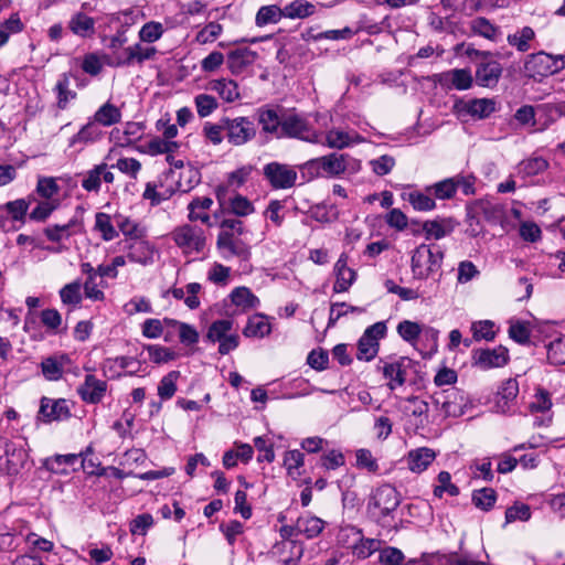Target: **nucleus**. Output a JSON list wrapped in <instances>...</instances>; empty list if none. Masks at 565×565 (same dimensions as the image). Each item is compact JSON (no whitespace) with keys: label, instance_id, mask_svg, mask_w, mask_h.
Segmentation results:
<instances>
[{"label":"nucleus","instance_id":"f257e3e1","mask_svg":"<svg viewBox=\"0 0 565 565\" xmlns=\"http://www.w3.org/2000/svg\"><path fill=\"white\" fill-rule=\"evenodd\" d=\"M445 254L439 245L420 244L412 255L411 268L415 278L427 279L441 268Z\"/></svg>","mask_w":565,"mask_h":565},{"label":"nucleus","instance_id":"f03ea898","mask_svg":"<svg viewBox=\"0 0 565 565\" xmlns=\"http://www.w3.org/2000/svg\"><path fill=\"white\" fill-rule=\"evenodd\" d=\"M524 67L529 76L534 79L554 75L565 68V55H553L541 51L531 54Z\"/></svg>","mask_w":565,"mask_h":565},{"label":"nucleus","instance_id":"7ed1b4c3","mask_svg":"<svg viewBox=\"0 0 565 565\" xmlns=\"http://www.w3.org/2000/svg\"><path fill=\"white\" fill-rule=\"evenodd\" d=\"M25 443L0 438V470L18 475L29 458Z\"/></svg>","mask_w":565,"mask_h":565},{"label":"nucleus","instance_id":"20e7f679","mask_svg":"<svg viewBox=\"0 0 565 565\" xmlns=\"http://www.w3.org/2000/svg\"><path fill=\"white\" fill-rule=\"evenodd\" d=\"M223 122L225 128V139L234 147H241L250 142L257 135L256 125L249 117H223Z\"/></svg>","mask_w":565,"mask_h":565},{"label":"nucleus","instance_id":"39448f33","mask_svg":"<svg viewBox=\"0 0 565 565\" xmlns=\"http://www.w3.org/2000/svg\"><path fill=\"white\" fill-rule=\"evenodd\" d=\"M280 138H294L310 143H320V134L299 114L282 116Z\"/></svg>","mask_w":565,"mask_h":565},{"label":"nucleus","instance_id":"423d86ee","mask_svg":"<svg viewBox=\"0 0 565 565\" xmlns=\"http://www.w3.org/2000/svg\"><path fill=\"white\" fill-rule=\"evenodd\" d=\"M232 329L233 321L230 319L215 320L209 327L206 338L212 342H218V353L222 355L228 354L239 344V337L237 333H231Z\"/></svg>","mask_w":565,"mask_h":565},{"label":"nucleus","instance_id":"0eeeda50","mask_svg":"<svg viewBox=\"0 0 565 565\" xmlns=\"http://www.w3.org/2000/svg\"><path fill=\"white\" fill-rule=\"evenodd\" d=\"M401 503L399 493L391 484H382L373 490L367 503V509L377 515L386 516L397 509Z\"/></svg>","mask_w":565,"mask_h":565},{"label":"nucleus","instance_id":"6e6552de","mask_svg":"<svg viewBox=\"0 0 565 565\" xmlns=\"http://www.w3.org/2000/svg\"><path fill=\"white\" fill-rule=\"evenodd\" d=\"M171 235L184 254L201 253L205 246L204 231L198 226L181 225L174 228Z\"/></svg>","mask_w":565,"mask_h":565},{"label":"nucleus","instance_id":"1a4fd4ad","mask_svg":"<svg viewBox=\"0 0 565 565\" xmlns=\"http://www.w3.org/2000/svg\"><path fill=\"white\" fill-rule=\"evenodd\" d=\"M347 154L330 153L307 161L302 169L315 175L335 177L347 170Z\"/></svg>","mask_w":565,"mask_h":565},{"label":"nucleus","instance_id":"9d476101","mask_svg":"<svg viewBox=\"0 0 565 565\" xmlns=\"http://www.w3.org/2000/svg\"><path fill=\"white\" fill-rule=\"evenodd\" d=\"M431 399L444 417H459L465 414L466 398L463 393L457 388L435 393Z\"/></svg>","mask_w":565,"mask_h":565},{"label":"nucleus","instance_id":"9b49d317","mask_svg":"<svg viewBox=\"0 0 565 565\" xmlns=\"http://www.w3.org/2000/svg\"><path fill=\"white\" fill-rule=\"evenodd\" d=\"M263 174L270 186L276 190L292 188L297 182V171L294 167L277 161L264 166Z\"/></svg>","mask_w":565,"mask_h":565},{"label":"nucleus","instance_id":"f8f14e48","mask_svg":"<svg viewBox=\"0 0 565 565\" xmlns=\"http://www.w3.org/2000/svg\"><path fill=\"white\" fill-rule=\"evenodd\" d=\"M216 247L225 259L235 256L246 262L249 260L252 255L249 245L245 243L239 235H235L230 231L220 232Z\"/></svg>","mask_w":565,"mask_h":565},{"label":"nucleus","instance_id":"ddd939ff","mask_svg":"<svg viewBox=\"0 0 565 565\" xmlns=\"http://www.w3.org/2000/svg\"><path fill=\"white\" fill-rule=\"evenodd\" d=\"M386 333V326L384 322H376L364 331L363 335L358 342L356 358L359 360L371 361L379 352V340Z\"/></svg>","mask_w":565,"mask_h":565},{"label":"nucleus","instance_id":"4468645a","mask_svg":"<svg viewBox=\"0 0 565 565\" xmlns=\"http://www.w3.org/2000/svg\"><path fill=\"white\" fill-rule=\"evenodd\" d=\"M422 565H486L487 562L477 559L467 552L424 553L420 557Z\"/></svg>","mask_w":565,"mask_h":565},{"label":"nucleus","instance_id":"2eb2a0df","mask_svg":"<svg viewBox=\"0 0 565 565\" xmlns=\"http://www.w3.org/2000/svg\"><path fill=\"white\" fill-rule=\"evenodd\" d=\"M156 53L157 49L154 46H143L141 43H136L116 54L115 61L110 65L120 67L142 64L145 61L153 58Z\"/></svg>","mask_w":565,"mask_h":565},{"label":"nucleus","instance_id":"dca6fc26","mask_svg":"<svg viewBox=\"0 0 565 565\" xmlns=\"http://www.w3.org/2000/svg\"><path fill=\"white\" fill-rule=\"evenodd\" d=\"M473 364L481 370L502 367L509 362V350L499 345L494 349L475 350L472 353Z\"/></svg>","mask_w":565,"mask_h":565},{"label":"nucleus","instance_id":"f3484780","mask_svg":"<svg viewBox=\"0 0 565 565\" xmlns=\"http://www.w3.org/2000/svg\"><path fill=\"white\" fill-rule=\"evenodd\" d=\"M503 67L495 60H483L478 63L475 74L477 85L493 88L502 76Z\"/></svg>","mask_w":565,"mask_h":565},{"label":"nucleus","instance_id":"a211bd4d","mask_svg":"<svg viewBox=\"0 0 565 565\" xmlns=\"http://www.w3.org/2000/svg\"><path fill=\"white\" fill-rule=\"evenodd\" d=\"M437 82L448 89L466 90L472 86L473 77L467 68H454L436 75Z\"/></svg>","mask_w":565,"mask_h":565},{"label":"nucleus","instance_id":"6ab92c4d","mask_svg":"<svg viewBox=\"0 0 565 565\" xmlns=\"http://www.w3.org/2000/svg\"><path fill=\"white\" fill-rule=\"evenodd\" d=\"M127 258L131 263L147 266L153 263L154 247L145 237L125 244Z\"/></svg>","mask_w":565,"mask_h":565},{"label":"nucleus","instance_id":"aec40b11","mask_svg":"<svg viewBox=\"0 0 565 565\" xmlns=\"http://www.w3.org/2000/svg\"><path fill=\"white\" fill-rule=\"evenodd\" d=\"M107 383L92 374L85 376L84 383L78 386L77 393L88 404H98L105 396Z\"/></svg>","mask_w":565,"mask_h":565},{"label":"nucleus","instance_id":"412c9836","mask_svg":"<svg viewBox=\"0 0 565 565\" xmlns=\"http://www.w3.org/2000/svg\"><path fill=\"white\" fill-rule=\"evenodd\" d=\"M256 116L264 134L280 138L282 117L279 116L277 108L268 105L259 107L256 110Z\"/></svg>","mask_w":565,"mask_h":565},{"label":"nucleus","instance_id":"4be33fe9","mask_svg":"<svg viewBox=\"0 0 565 565\" xmlns=\"http://www.w3.org/2000/svg\"><path fill=\"white\" fill-rule=\"evenodd\" d=\"M70 365L71 359L67 354H54L41 362V371L47 381H58Z\"/></svg>","mask_w":565,"mask_h":565},{"label":"nucleus","instance_id":"5701e85b","mask_svg":"<svg viewBox=\"0 0 565 565\" xmlns=\"http://www.w3.org/2000/svg\"><path fill=\"white\" fill-rule=\"evenodd\" d=\"M519 394V383L515 379L505 380L495 397V412L507 414L512 409Z\"/></svg>","mask_w":565,"mask_h":565},{"label":"nucleus","instance_id":"b1692460","mask_svg":"<svg viewBox=\"0 0 565 565\" xmlns=\"http://www.w3.org/2000/svg\"><path fill=\"white\" fill-rule=\"evenodd\" d=\"M436 451L428 447H419L407 452L405 461L407 468L414 473H422L436 459Z\"/></svg>","mask_w":565,"mask_h":565},{"label":"nucleus","instance_id":"393cba45","mask_svg":"<svg viewBox=\"0 0 565 565\" xmlns=\"http://www.w3.org/2000/svg\"><path fill=\"white\" fill-rule=\"evenodd\" d=\"M335 282L333 285L334 292H345L353 285L356 273L348 266V255L341 254L334 265Z\"/></svg>","mask_w":565,"mask_h":565},{"label":"nucleus","instance_id":"a878e982","mask_svg":"<svg viewBox=\"0 0 565 565\" xmlns=\"http://www.w3.org/2000/svg\"><path fill=\"white\" fill-rule=\"evenodd\" d=\"M40 414L46 418V420H65L71 417V411L67 401L60 398L53 401L47 397L41 399Z\"/></svg>","mask_w":565,"mask_h":565},{"label":"nucleus","instance_id":"bb28decb","mask_svg":"<svg viewBox=\"0 0 565 565\" xmlns=\"http://www.w3.org/2000/svg\"><path fill=\"white\" fill-rule=\"evenodd\" d=\"M145 126L141 122L129 121L124 129H114L110 138L120 147H127L141 139Z\"/></svg>","mask_w":565,"mask_h":565},{"label":"nucleus","instance_id":"cd10ccee","mask_svg":"<svg viewBox=\"0 0 565 565\" xmlns=\"http://www.w3.org/2000/svg\"><path fill=\"white\" fill-rule=\"evenodd\" d=\"M257 58V53L247 49H237L227 54V67L232 74H241L247 66L252 65Z\"/></svg>","mask_w":565,"mask_h":565},{"label":"nucleus","instance_id":"c85d7f7f","mask_svg":"<svg viewBox=\"0 0 565 565\" xmlns=\"http://www.w3.org/2000/svg\"><path fill=\"white\" fill-rule=\"evenodd\" d=\"M271 332V324L267 316L255 313L248 318L243 334L246 338H264Z\"/></svg>","mask_w":565,"mask_h":565},{"label":"nucleus","instance_id":"c756f323","mask_svg":"<svg viewBox=\"0 0 565 565\" xmlns=\"http://www.w3.org/2000/svg\"><path fill=\"white\" fill-rule=\"evenodd\" d=\"M359 141L361 138L358 134L337 128L330 129L326 134V145L333 149H343Z\"/></svg>","mask_w":565,"mask_h":565},{"label":"nucleus","instance_id":"7c9ffc66","mask_svg":"<svg viewBox=\"0 0 565 565\" xmlns=\"http://www.w3.org/2000/svg\"><path fill=\"white\" fill-rule=\"evenodd\" d=\"M323 527L324 521L310 514L301 515L296 521V530H298L299 535L302 534L309 540L317 537Z\"/></svg>","mask_w":565,"mask_h":565},{"label":"nucleus","instance_id":"2f4dec72","mask_svg":"<svg viewBox=\"0 0 565 565\" xmlns=\"http://www.w3.org/2000/svg\"><path fill=\"white\" fill-rule=\"evenodd\" d=\"M68 29L75 35L89 38L95 33V20L83 12H77L70 19Z\"/></svg>","mask_w":565,"mask_h":565},{"label":"nucleus","instance_id":"473e14b6","mask_svg":"<svg viewBox=\"0 0 565 565\" xmlns=\"http://www.w3.org/2000/svg\"><path fill=\"white\" fill-rule=\"evenodd\" d=\"M211 90L216 92L226 103H233L239 98L237 83L233 79L220 78L209 83Z\"/></svg>","mask_w":565,"mask_h":565},{"label":"nucleus","instance_id":"72a5a7b5","mask_svg":"<svg viewBox=\"0 0 565 565\" xmlns=\"http://www.w3.org/2000/svg\"><path fill=\"white\" fill-rule=\"evenodd\" d=\"M454 227L455 222L452 218L426 221L423 224V231L425 232L427 239H440L450 234Z\"/></svg>","mask_w":565,"mask_h":565},{"label":"nucleus","instance_id":"f704fd0d","mask_svg":"<svg viewBox=\"0 0 565 565\" xmlns=\"http://www.w3.org/2000/svg\"><path fill=\"white\" fill-rule=\"evenodd\" d=\"M470 29L475 34L492 42H498L502 35L501 29L483 17L473 19L470 22Z\"/></svg>","mask_w":565,"mask_h":565},{"label":"nucleus","instance_id":"c9c22d12","mask_svg":"<svg viewBox=\"0 0 565 565\" xmlns=\"http://www.w3.org/2000/svg\"><path fill=\"white\" fill-rule=\"evenodd\" d=\"M405 359H401L393 363H387L383 366V374L390 380L388 387L395 390L397 386H402L406 381V366Z\"/></svg>","mask_w":565,"mask_h":565},{"label":"nucleus","instance_id":"e433bc0d","mask_svg":"<svg viewBox=\"0 0 565 565\" xmlns=\"http://www.w3.org/2000/svg\"><path fill=\"white\" fill-rule=\"evenodd\" d=\"M535 39V31L531 26H523L508 35L507 41L509 45L516 49V51L524 53L527 52L532 46L531 43Z\"/></svg>","mask_w":565,"mask_h":565},{"label":"nucleus","instance_id":"4c0bfd02","mask_svg":"<svg viewBox=\"0 0 565 565\" xmlns=\"http://www.w3.org/2000/svg\"><path fill=\"white\" fill-rule=\"evenodd\" d=\"M116 225L119 231L126 236L125 244H128L131 241H137L142 237H146V228L141 226L138 222L132 221L128 217L118 216L116 218Z\"/></svg>","mask_w":565,"mask_h":565},{"label":"nucleus","instance_id":"58836bf2","mask_svg":"<svg viewBox=\"0 0 565 565\" xmlns=\"http://www.w3.org/2000/svg\"><path fill=\"white\" fill-rule=\"evenodd\" d=\"M185 288H186L188 297H184L185 291L183 290V288H177V287L169 289L167 291V294H171L173 296V298H175L177 300L183 299L186 307L192 310L199 308L200 300H199L198 294L202 289L201 285L199 282H190L186 285Z\"/></svg>","mask_w":565,"mask_h":565},{"label":"nucleus","instance_id":"ea45409f","mask_svg":"<svg viewBox=\"0 0 565 565\" xmlns=\"http://www.w3.org/2000/svg\"><path fill=\"white\" fill-rule=\"evenodd\" d=\"M231 300L236 307L243 310L255 309L259 306V299L247 287H236L232 290Z\"/></svg>","mask_w":565,"mask_h":565},{"label":"nucleus","instance_id":"a19ab883","mask_svg":"<svg viewBox=\"0 0 565 565\" xmlns=\"http://www.w3.org/2000/svg\"><path fill=\"white\" fill-rule=\"evenodd\" d=\"M171 324H175L174 319L163 318L160 320L156 318H149L142 323L141 332L142 335L147 339H158L164 333L166 329L171 328Z\"/></svg>","mask_w":565,"mask_h":565},{"label":"nucleus","instance_id":"79ce46f5","mask_svg":"<svg viewBox=\"0 0 565 565\" xmlns=\"http://www.w3.org/2000/svg\"><path fill=\"white\" fill-rule=\"evenodd\" d=\"M351 531L356 535V541L352 546L353 554L356 557L365 559L369 556H371L375 551H377L380 546V541L373 539H363L361 531L355 530L354 527H352Z\"/></svg>","mask_w":565,"mask_h":565},{"label":"nucleus","instance_id":"37998d69","mask_svg":"<svg viewBox=\"0 0 565 565\" xmlns=\"http://www.w3.org/2000/svg\"><path fill=\"white\" fill-rule=\"evenodd\" d=\"M213 200L207 196L195 198L189 203V218L191 221H201L202 223H207L210 221V215L207 214V210L212 206Z\"/></svg>","mask_w":565,"mask_h":565},{"label":"nucleus","instance_id":"c03bdc74","mask_svg":"<svg viewBox=\"0 0 565 565\" xmlns=\"http://www.w3.org/2000/svg\"><path fill=\"white\" fill-rule=\"evenodd\" d=\"M93 119L98 125L108 127L121 120V111L117 106L107 102L97 109Z\"/></svg>","mask_w":565,"mask_h":565},{"label":"nucleus","instance_id":"a18cd8bd","mask_svg":"<svg viewBox=\"0 0 565 565\" xmlns=\"http://www.w3.org/2000/svg\"><path fill=\"white\" fill-rule=\"evenodd\" d=\"M102 135L103 131L99 128V125L93 119L83 126L81 130L71 138L70 146H75L76 143L94 142L98 140Z\"/></svg>","mask_w":565,"mask_h":565},{"label":"nucleus","instance_id":"49530a36","mask_svg":"<svg viewBox=\"0 0 565 565\" xmlns=\"http://www.w3.org/2000/svg\"><path fill=\"white\" fill-rule=\"evenodd\" d=\"M181 376V373L179 371H170L169 373H167L159 382L158 384V395L159 397L162 399V401H168V399H171L177 390H178V386H177V383H178V380L180 379Z\"/></svg>","mask_w":565,"mask_h":565},{"label":"nucleus","instance_id":"de8ad7c7","mask_svg":"<svg viewBox=\"0 0 565 565\" xmlns=\"http://www.w3.org/2000/svg\"><path fill=\"white\" fill-rule=\"evenodd\" d=\"M78 225V221L76 218H72L66 224H55L45 227L44 235L47 237L49 241L57 243L64 238H68L73 234L72 230Z\"/></svg>","mask_w":565,"mask_h":565},{"label":"nucleus","instance_id":"09e8293b","mask_svg":"<svg viewBox=\"0 0 565 565\" xmlns=\"http://www.w3.org/2000/svg\"><path fill=\"white\" fill-rule=\"evenodd\" d=\"M548 167V162L542 157L527 158L518 166V173L523 178L534 177L544 172Z\"/></svg>","mask_w":565,"mask_h":565},{"label":"nucleus","instance_id":"8fccbe9b","mask_svg":"<svg viewBox=\"0 0 565 565\" xmlns=\"http://www.w3.org/2000/svg\"><path fill=\"white\" fill-rule=\"evenodd\" d=\"M437 483L434 486L433 493L436 498H443L444 493L450 497L459 495V488L451 482V475L448 471H440L436 478Z\"/></svg>","mask_w":565,"mask_h":565},{"label":"nucleus","instance_id":"3c124183","mask_svg":"<svg viewBox=\"0 0 565 565\" xmlns=\"http://www.w3.org/2000/svg\"><path fill=\"white\" fill-rule=\"evenodd\" d=\"M471 500L476 508L488 512L494 507L497 492L492 488L477 489L473 490Z\"/></svg>","mask_w":565,"mask_h":565},{"label":"nucleus","instance_id":"603ef678","mask_svg":"<svg viewBox=\"0 0 565 565\" xmlns=\"http://www.w3.org/2000/svg\"><path fill=\"white\" fill-rule=\"evenodd\" d=\"M501 213V207L487 200L476 201L469 209V215H482L486 220H495Z\"/></svg>","mask_w":565,"mask_h":565},{"label":"nucleus","instance_id":"864d4df0","mask_svg":"<svg viewBox=\"0 0 565 565\" xmlns=\"http://www.w3.org/2000/svg\"><path fill=\"white\" fill-rule=\"evenodd\" d=\"M313 11V4L303 0L292 1L282 9L284 17L289 19H303L311 15Z\"/></svg>","mask_w":565,"mask_h":565},{"label":"nucleus","instance_id":"5fc2aeb1","mask_svg":"<svg viewBox=\"0 0 565 565\" xmlns=\"http://www.w3.org/2000/svg\"><path fill=\"white\" fill-rule=\"evenodd\" d=\"M79 454L55 455L52 458H47L44 466L54 473H65L66 471L62 469V466H73L79 461Z\"/></svg>","mask_w":565,"mask_h":565},{"label":"nucleus","instance_id":"6e6d98bb","mask_svg":"<svg viewBox=\"0 0 565 565\" xmlns=\"http://www.w3.org/2000/svg\"><path fill=\"white\" fill-rule=\"evenodd\" d=\"M284 18L282 9L278 6H263L256 13L255 22L258 26H264L269 23H277Z\"/></svg>","mask_w":565,"mask_h":565},{"label":"nucleus","instance_id":"4d7b16f0","mask_svg":"<svg viewBox=\"0 0 565 565\" xmlns=\"http://www.w3.org/2000/svg\"><path fill=\"white\" fill-rule=\"evenodd\" d=\"M79 463L84 471L88 475L102 476L105 472V468H100L98 458L94 456L92 446H88L84 451L79 452Z\"/></svg>","mask_w":565,"mask_h":565},{"label":"nucleus","instance_id":"13d9d810","mask_svg":"<svg viewBox=\"0 0 565 565\" xmlns=\"http://www.w3.org/2000/svg\"><path fill=\"white\" fill-rule=\"evenodd\" d=\"M57 94V107L65 109L71 99L76 97V93L70 89V78L66 73L62 74L55 85Z\"/></svg>","mask_w":565,"mask_h":565},{"label":"nucleus","instance_id":"bf43d9fd","mask_svg":"<svg viewBox=\"0 0 565 565\" xmlns=\"http://www.w3.org/2000/svg\"><path fill=\"white\" fill-rule=\"evenodd\" d=\"M95 230L100 233L102 238L106 242L113 241L118 236V232L113 225L110 216L103 212H98L95 216Z\"/></svg>","mask_w":565,"mask_h":565},{"label":"nucleus","instance_id":"052dcab7","mask_svg":"<svg viewBox=\"0 0 565 565\" xmlns=\"http://www.w3.org/2000/svg\"><path fill=\"white\" fill-rule=\"evenodd\" d=\"M426 191L433 193V196L439 200L452 199L456 194L452 177L427 186Z\"/></svg>","mask_w":565,"mask_h":565},{"label":"nucleus","instance_id":"680f3d73","mask_svg":"<svg viewBox=\"0 0 565 565\" xmlns=\"http://www.w3.org/2000/svg\"><path fill=\"white\" fill-rule=\"evenodd\" d=\"M547 360L553 365L565 364V335L551 341L547 347Z\"/></svg>","mask_w":565,"mask_h":565},{"label":"nucleus","instance_id":"e2e57ef3","mask_svg":"<svg viewBox=\"0 0 565 565\" xmlns=\"http://www.w3.org/2000/svg\"><path fill=\"white\" fill-rule=\"evenodd\" d=\"M495 110V103L492 99H473L467 105V111L472 117L487 118Z\"/></svg>","mask_w":565,"mask_h":565},{"label":"nucleus","instance_id":"0e129e2a","mask_svg":"<svg viewBox=\"0 0 565 565\" xmlns=\"http://www.w3.org/2000/svg\"><path fill=\"white\" fill-rule=\"evenodd\" d=\"M407 200L416 211H431L436 207V202L433 199V193L427 191H414L407 194Z\"/></svg>","mask_w":565,"mask_h":565},{"label":"nucleus","instance_id":"69168bd1","mask_svg":"<svg viewBox=\"0 0 565 565\" xmlns=\"http://www.w3.org/2000/svg\"><path fill=\"white\" fill-rule=\"evenodd\" d=\"M530 323L525 321H511L509 327V337L519 344L530 342Z\"/></svg>","mask_w":565,"mask_h":565},{"label":"nucleus","instance_id":"338daca9","mask_svg":"<svg viewBox=\"0 0 565 565\" xmlns=\"http://www.w3.org/2000/svg\"><path fill=\"white\" fill-rule=\"evenodd\" d=\"M148 351L149 359L156 363H167L169 361H173L177 358V353L170 349L158 344H149L146 347Z\"/></svg>","mask_w":565,"mask_h":565},{"label":"nucleus","instance_id":"774afa93","mask_svg":"<svg viewBox=\"0 0 565 565\" xmlns=\"http://www.w3.org/2000/svg\"><path fill=\"white\" fill-rule=\"evenodd\" d=\"M194 105L196 107L198 115L201 118L210 116L218 107L216 98L207 94L196 95L194 97Z\"/></svg>","mask_w":565,"mask_h":565}]
</instances>
